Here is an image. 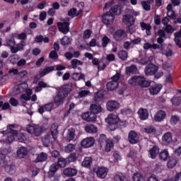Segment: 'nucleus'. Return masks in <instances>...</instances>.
I'll return each mask as SVG.
<instances>
[{"label":"nucleus","instance_id":"30","mask_svg":"<svg viewBox=\"0 0 181 181\" xmlns=\"http://www.w3.org/2000/svg\"><path fill=\"white\" fill-rule=\"evenodd\" d=\"M85 131L88 134H96L98 129L95 125L89 124L85 127Z\"/></svg>","mask_w":181,"mask_h":181},{"label":"nucleus","instance_id":"34","mask_svg":"<svg viewBox=\"0 0 181 181\" xmlns=\"http://www.w3.org/2000/svg\"><path fill=\"white\" fill-rule=\"evenodd\" d=\"M57 124H52L50 128L51 135L52 136V139L56 141L57 139Z\"/></svg>","mask_w":181,"mask_h":181},{"label":"nucleus","instance_id":"10","mask_svg":"<svg viewBox=\"0 0 181 181\" xmlns=\"http://www.w3.org/2000/svg\"><path fill=\"white\" fill-rule=\"evenodd\" d=\"M94 144H95V139L93 137H87L81 141V146L86 148H91L94 146Z\"/></svg>","mask_w":181,"mask_h":181},{"label":"nucleus","instance_id":"55","mask_svg":"<svg viewBox=\"0 0 181 181\" xmlns=\"http://www.w3.org/2000/svg\"><path fill=\"white\" fill-rule=\"evenodd\" d=\"M6 43L7 46H9V47H13V46L16 45V42L13 38L6 40Z\"/></svg>","mask_w":181,"mask_h":181},{"label":"nucleus","instance_id":"62","mask_svg":"<svg viewBox=\"0 0 181 181\" xmlns=\"http://www.w3.org/2000/svg\"><path fill=\"white\" fill-rule=\"evenodd\" d=\"M49 57L50 59H54L55 60L59 59V56H57V51L52 50L49 53Z\"/></svg>","mask_w":181,"mask_h":181},{"label":"nucleus","instance_id":"20","mask_svg":"<svg viewBox=\"0 0 181 181\" xmlns=\"http://www.w3.org/2000/svg\"><path fill=\"white\" fill-rule=\"evenodd\" d=\"M42 141L45 146H50V144L53 142V137H52L50 133H47V134L42 138Z\"/></svg>","mask_w":181,"mask_h":181},{"label":"nucleus","instance_id":"13","mask_svg":"<svg viewBox=\"0 0 181 181\" xmlns=\"http://www.w3.org/2000/svg\"><path fill=\"white\" fill-rule=\"evenodd\" d=\"M107 111H117L119 108V103L115 100H109L106 105Z\"/></svg>","mask_w":181,"mask_h":181},{"label":"nucleus","instance_id":"58","mask_svg":"<svg viewBox=\"0 0 181 181\" xmlns=\"http://www.w3.org/2000/svg\"><path fill=\"white\" fill-rule=\"evenodd\" d=\"M92 33L93 32H91V30H85L83 33V39H90V37L91 36Z\"/></svg>","mask_w":181,"mask_h":181},{"label":"nucleus","instance_id":"4","mask_svg":"<svg viewBox=\"0 0 181 181\" xmlns=\"http://www.w3.org/2000/svg\"><path fill=\"white\" fill-rule=\"evenodd\" d=\"M57 26L59 28V32L64 35H67L70 32V23L67 21L63 23L58 22Z\"/></svg>","mask_w":181,"mask_h":181},{"label":"nucleus","instance_id":"45","mask_svg":"<svg viewBox=\"0 0 181 181\" xmlns=\"http://www.w3.org/2000/svg\"><path fill=\"white\" fill-rule=\"evenodd\" d=\"M179 121H180V117H179V116L173 115V116H171L170 122L173 125H176V124H177V122H179Z\"/></svg>","mask_w":181,"mask_h":181},{"label":"nucleus","instance_id":"21","mask_svg":"<svg viewBox=\"0 0 181 181\" xmlns=\"http://www.w3.org/2000/svg\"><path fill=\"white\" fill-rule=\"evenodd\" d=\"M160 90H162V85L156 84L149 88V92L151 95H156L160 92Z\"/></svg>","mask_w":181,"mask_h":181},{"label":"nucleus","instance_id":"15","mask_svg":"<svg viewBox=\"0 0 181 181\" xmlns=\"http://www.w3.org/2000/svg\"><path fill=\"white\" fill-rule=\"evenodd\" d=\"M96 175L100 179H105L108 175V168L105 167H98L96 171Z\"/></svg>","mask_w":181,"mask_h":181},{"label":"nucleus","instance_id":"41","mask_svg":"<svg viewBox=\"0 0 181 181\" xmlns=\"http://www.w3.org/2000/svg\"><path fill=\"white\" fill-rule=\"evenodd\" d=\"M171 102L173 103V105H180L181 104V97L180 96H174L171 99Z\"/></svg>","mask_w":181,"mask_h":181},{"label":"nucleus","instance_id":"37","mask_svg":"<svg viewBox=\"0 0 181 181\" xmlns=\"http://www.w3.org/2000/svg\"><path fill=\"white\" fill-rule=\"evenodd\" d=\"M67 158H64L63 157L58 158L57 163L59 168H66V165H67Z\"/></svg>","mask_w":181,"mask_h":181},{"label":"nucleus","instance_id":"17","mask_svg":"<svg viewBox=\"0 0 181 181\" xmlns=\"http://www.w3.org/2000/svg\"><path fill=\"white\" fill-rule=\"evenodd\" d=\"M59 168L60 167L58 165L57 163H54L52 164L49 166V169L48 171L49 177H54V175H56V172H57V170H59Z\"/></svg>","mask_w":181,"mask_h":181},{"label":"nucleus","instance_id":"44","mask_svg":"<svg viewBox=\"0 0 181 181\" xmlns=\"http://www.w3.org/2000/svg\"><path fill=\"white\" fill-rule=\"evenodd\" d=\"M83 62L77 59H74L71 61L72 69H76L77 66H83Z\"/></svg>","mask_w":181,"mask_h":181},{"label":"nucleus","instance_id":"53","mask_svg":"<svg viewBox=\"0 0 181 181\" xmlns=\"http://www.w3.org/2000/svg\"><path fill=\"white\" fill-rule=\"evenodd\" d=\"M141 5L145 11H151V3L142 1Z\"/></svg>","mask_w":181,"mask_h":181},{"label":"nucleus","instance_id":"43","mask_svg":"<svg viewBox=\"0 0 181 181\" xmlns=\"http://www.w3.org/2000/svg\"><path fill=\"white\" fill-rule=\"evenodd\" d=\"M114 146V143L112 142V140H107L106 141V146H105V151L106 152H110L111 151V148Z\"/></svg>","mask_w":181,"mask_h":181},{"label":"nucleus","instance_id":"23","mask_svg":"<svg viewBox=\"0 0 181 181\" xmlns=\"http://www.w3.org/2000/svg\"><path fill=\"white\" fill-rule=\"evenodd\" d=\"M172 142V133L167 132L165 133L162 138V143L163 145L168 146Z\"/></svg>","mask_w":181,"mask_h":181},{"label":"nucleus","instance_id":"2","mask_svg":"<svg viewBox=\"0 0 181 181\" xmlns=\"http://www.w3.org/2000/svg\"><path fill=\"white\" fill-rule=\"evenodd\" d=\"M139 13L135 12L134 10L127 9L126 14L123 16L122 22L127 26H132L135 23V18L134 16H138Z\"/></svg>","mask_w":181,"mask_h":181},{"label":"nucleus","instance_id":"63","mask_svg":"<svg viewBox=\"0 0 181 181\" xmlns=\"http://www.w3.org/2000/svg\"><path fill=\"white\" fill-rule=\"evenodd\" d=\"M167 15L168 18H171V19H176V13L173 11H168Z\"/></svg>","mask_w":181,"mask_h":181},{"label":"nucleus","instance_id":"14","mask_svg":"<svg viewBox=\"0 0 181 181\" xmlns=\"http://www.w3.org/2000/svg\"><path fill=\"white\" fill-rule=\"evenodd\" d=\"M106 122L109 125H117L119 122V118L117 115L110 114L106 118Z\"/></svg>","mask_w":181,"mask_h":181},{"label":"nucleus","instance_id":"16","mask_svg":"<svg viewBox=\"0 0 181 181\" xmlns=\"http://www.w3.org/2000/svg\"><path fill=\"white\" fill-rule=\"evenodd\" d=\"M63 173L68 177H73V176H76L77 175V169L66 168L63 170Z\"/></svg>","mask_w":181,"mask_h":181},{"label":"nucleus","instance_id":"40","mask_svg":"<svg viewBox=\"0 0 181 181\" xmlns=\"http://www.w3.org/2000/svg\"><path fill=\"white\" fill-rule=\"evenodd\" d=\"M8 165V162L6 161V156L4 153H0V167L4 168Z\"/></svg>","mask_w":181,"mask_h":181},{"label":"nucleus","instance_id":"54","mask_svg":"<svg viewBox=\"0 0 181 181\" xmlns=\"http://www.w3.org/2000/svg\"><path fill=\"white\" fill-rule=\"evenodd\" d=\"M142 180V175L139 173H134L133 175V181H141Z\"/></svg>","mask_w":181,"mask_h":181},{"label":"nucleus","instance_id":"29","mask_svg":"<svg viewBox=\"0 0 181 181\" xmlns=\"http://www.w3.org/2000/svg\"><path fill=\"white\" fill-rule=\"evenodd\" d=\"M151 86V82L147 81L144 77L141 76L139 87L141 88H148Z\"/></svg>","mask_w":181,"mask_h":181},{"label":"nucleus","instance_id":"48","mask_svg":"<svg viewBox=\"0 0 181 181\" xmlns=\"http://www.w3.org/2000/svg\"><path fill=\"white\" fill-rule=\"evenodd\" d=\"M76 149V145L73 144H69L65 147V152L69 153V152H73Z\"/></svg>","mask_w":181,"mask_h":181},{"label":"nucleus","instance_id":"38","mask_svg":"<svg viewBox=\"0 0 181 181\" xmlns=\"http://www.w3.org/2000/svg\"><path fill=\"white\" fill-rule=\"evenodd\" d=\"M176 165H177V158L176 157H173L168 162V167L170 168V169L175 168Z\"/></svg>","mask_w":181,"mask_h":181},{"label":"nucleus","instance_id":"7","mask_svg":"<svg viewBox=\"0 0 181 181\" xmlns=\"http://www.w3.org/2000/svg\"><path fill=\"white\" fill-rule=\"evenodd\" d=\"M26 131L28 134H34L35 136H39L42 134V129L39 126L28 125L26 127Z\"/></svg>","mask_w":181,"mask_h":181},{"label":"nucleus","instance_id":"19","mask_svg":"<svg viewBox=\"0 0 181 181\" xmlns=\"http://www.w3.org/2000/svg\"><path fill=\"white\" fill-rule=\"evenodd\" d=\"M28 153H29V151H28V148L24 146L20 147L17 151V156L20 159H23L25 156H28Z\"/></svg>","mask_w":181,"mask_h":181},{"label":"nucleus","instance_id":"27","mask_svg":"<svg viewBox=\"0 0 181 181\" xmlns=\"http://www.w3.org/2000/svg\"><path fill=\"white\" fill-rule=\"evenodd\" d=\"M5 166L6 171L7 173H9V175H15V173H16V165L14 163Z\"/></svg>","mask_w":181,"mask_h":181},{"label":"nucleus","instance_id":"8","mask_svg":"<svg viewBox=\"0 0 181 181\" xmlns=\"http://www.w3.org/2000/svg\"><path fill=\"white\" fill-rule=\"evenodd\" d=\"M128 141L129 144L135 145V144H138V142H139V136H138V134L136 133L135 131L132 130L129 132Z\"/></svg>","mask_w":181,"mask_h":181},{"label":"nucleus","instance_id":"22","mask_svg":"<svg viewBox=\"0 0 181 181\" xmlns=\"http://www.w3.org/2000/svg\"><path fill=\"white\" fill-rule=\"evenodd\" d=\"M90 111L96 115V114H100L103 111V107L101 105L91 104L90 106Z\"/></svg>","mask_w":181,"mask_h":181},{"label":"nucleus","instance_id":"31","mask_svg":"<svg viewBox=\"0 0 181 181\" xmlns=\"http://www.w3.org/2000/svg\"><path fill=\"white\" fill-rule=\"evenodd\" d=\"M118 85V82L111 81L107 83L106 86L108 91H114V90H116V88H117Z\"/></svg>","mask_w":181,"mask_h":181},{"label":"nucleus","instance_id":"18","mask_svg":"<svg viewBox=\"0 0 181 181\" xmlns=\"http://www.w3.org/2000/svg\"><path fill=\"white\" fill-rule=\"evenodd\" d=\"M138 115L141 121H145L149 117V112H148V110L141 107L139 110Z\"/></svg>","mask_w":181,"mask_h":181},{"label":"nucleus","instance_id":"12","mask_svg":"<svg viewBox=\"0 0 181 181\" xmlns=\"http://www.w3.org/2000/svg\"><path fill=\"white\" fill-rule=\"evenodd\" d=\"M102 19L105 25H111L112 22H114V19H115V17L114 16V14H112L109 11L102 16Z\"/></svg>","mask_w":181,"mask_h":181},{"label":"nucleus","instance_id":"42","mask_svg":"<svg viewBox=\"0 0 181 181\" xmlns=\"http://www.w3.org/2000/svg\"><path fill=\"white\" fill-rule=\"evenodd\" d=\"M159 158L162 160H168V158H169V152H168L166 150H164L160 153Z\"/></svg>","mask_w":181,"mask_h":181},{"label":"nucleus","instance_id":"50","mask_svg":"<svg viewBox=\"0 0 181 181\" xmlns=\"http://www.w3.org/2000/svg\"><path fill=\"white\" fill-rule=\"evenodd\" d=\"M131 43L133 45H139L142 42V39L141 37L134 38V35H132L130 37Z\"/></svg>","mask_w":181,"mask_h":181},{"label":"nucleus","instance_id":"6","mask_svg":"<svg viewBox=\"0 0 181 181\" xmlns=\"http://www.w3.org/2000/svg\"><path fill=\"white\" fill-rule=\"evenodd\" d=\"M82 119L87 121L88 122H95L97 121V115L90 112H86L81 115Z\"/></svg>","mask_w":181,"mask_h":181},{"label":"nucleus","instance_id":"5","mask_svg":"<svg viewBox=\"0 0 181 181\" xmlns=\"http://www.w3.org/2000/svg\"><path fill=\"white\" fill-rule=\"evenodd\" d=\"M158 70H159V67L153 64H151L145 68L144 72L146 76H153L156 74Z\"/></svg>","mask_w":181,"mask_h":181},{"label":"nucleus","instance_id":"51","mask_svg":"<svg viewBox=\"0 0 181 181\" xmlns=\"http://www.w3.org/2000/svg\"><path fill=\"white\" fill-rule=\"evenodd\" d=\"M61 45H62V46L70 45V37L64 36L62 39H61Z\"/></svg>","mask_w":181,"mask_h":181},{"label":"nucleus","instance_id":"26","mask_svg":"<svg viewBox=\"0 0 181 181\" xmlns=\"http://www.w3.org/2000/svg\"><path fill=\"white\" fill-rule=\"evenodd\" d=\"M125 71L127 76H131V74H136V73H138V67H136V65L132 64L130 66H127Z\"/></svg>","mask_w":181,"mask_h":181},{"label":"nucleus","instance_id":"28","mask_svg":"<svg viewBox=\"0 0 181 181\" xmlns=\"http://www.w3.org/2000/svg\"><path fill=\"white\" fill-rule=\"evenodd\" d=\"M158 154L159 147L158 146H154L149 150V155L151 159H155Z\"/></svg>","mask_w":181,"mask_h":181},{"label":"nucleus","instance_id":"59","mask_svg":"<svg viewBox=\"0 0 181 181\" xmlns=\"http://www.w3.org/2000/svg\"><path fill=\"white\" fill-rule=\"evenodd\" d=\"M51 156L52 158H60V152H59L57 150H54L51 151Z\"/></svg>","mask_w":181,"mask_h":181},{"label":"nucleus","instance_id":"32","mask_svg":"<svg viewBox=\"0 0 181 181\" xmlns=\"http://www.w3.org/2000/svg\"><path fill=\"white\" fill-rule=\"evenodd\" d=\"M74 136H76V130L73 128L69 129L66 136V141L68 142H70V141H73V139H74Z\"/></svg>","mask_w":181,"mask_h":181},{"label":"nucleus","instance_id":"11","mask_svg":"<svg viewBox=\"0 0 181 181\" xmlns=\"http://www.w3.org/2000/svg\"><path fill=\"white\" fill-rule=\"evenodd\" d=\"M54 70V66H47L40 73V75H37L34 78V81L37 82L42 78V77H44V76H46V74H49L51 71H53Z\"/></svg>","mask_w":181,"mask_h":181},{"label":"nucleus","instance_id":"1","mask_svg":"<svg viewBox=\"0 0 181 181\" xmlns=\"http://www.w3.org/2000/svg\"><path fill=\"white\" fill-rule=\"evenodd\" d=\"M73 91V85L71 83H67L64 88H62L59 92L58 94L54 97V102L56 105H62L64 103V99L69 93Z\"/></svg>","mask_w":181,"mask_h":181},{"label":"nucleus","instance_id":"46","mask_svg":"<svg viewBox=\"0 0 181 181\" xmlns=\"http://www.w3.org/2000/svg\"><path fill=\"white\" fill-rule=\"evenodd\" d=\"M164 30L168 33V35H172V33L175 32V28L170 25H165Z\"/></svg>","mask_w":181,"mask_h":181},{"label":"nucleus","instance_id":"9","mask_svg":"<svg viewBox=\"0 0 181 181\" xmlns=\"http://www.w3.org/2000/svg\"><path fill=\"white\" fill-rule=\"evenodd\" d=\"M113 37L116 42H122L127 37V33L124 30H117L114 33Z\"/></svg>","mask_w":181,"mask_h":181},{"label":"nucleus","instance_id":"64","mask_svg":"<svg viewBox=\"0 0 181 181\" xmlns=\"http://www.w3.org/2000/svg\"><path fill=\"white\" fill-rule=\"evenodd\" d=\"M154 23L155 25H160V16L156 15L154 16Z\"/></svg>","mask_w":181,"mask_h":181},{"label":"nucleus","instance_id":"56","mask_svg":"<svg viewBox=\"0 0 181 181\" xmlns=\"http://www.w3.org/2000/svg\"><path fill=\"white\" fill-rule=\"evenodd\" d=\"M30 95L29 93H23L21 95V100H24V101H29L30 100Z\"/></svg>","mask_w":181,"mask_h":181},{"label":"nucleus","instance_id":"36","mask_svg":"<svg viewBox=\"0 0 181 181\" xmlns=\"http://www.w3.org/2000/svg\"><path fill=\"white\" fill-rule=\"evenodd\" d=\"M93 163V158L91 157H86L82 162V166L83 168H90Z\"/></svg>","mask_w":181,"mask_h":181},{"label":"nucleus","instance_id":"24","mask_svg":"<svg viewBox=\"0 0 181 181\" xmlns=\"http://www.w3.org/2000/svg\"><path fill=\"white\" fill-rule=\"evenodd\" d=\"M49 158V155L45 152H41L37 155V158L35 160V163H39L40 162H46Z\"/></svg>","mask_w":181,"mask_h":181},{"label":"nucleus","instance_id":"3","mask_svg":"<svg viewBox=\"0 0 181 181\" xmlns=\"http://www.w3.org/2000/svg\"><path fill=\"white\" fill-rule=\"evenodd\" d=\"M8 134H13L15 136H18V127L15 124H9L7 126V129L6 131H1L0 135H8Z\"/></svg>","mask_w":181,"mask_h":181},{"label":"nucleus","instance_id":"60","mask_svg":"<svg viewBox=\"0 0 181 181\" xmlns=\"http://www.w3.org/2000/svg\"><path fill=\"white\" fill-rule=\"evenodd\" d=\"M9 103L13 107H17L18 104H19V102L15 98H10Z\"/></svg>","mask_w":181,"mask_h":181},{"label":"nucleus","instance_id":"52","mask_svg":"<svg viewBox=\"0 0 181 181\" xmlns=\"http://www.w3.org/2000/svg\"><path fill=\"white\" fill-rule=\"evenodd\" d=\"M78 158L77 154L76 153H73L67 158V159L69 162H76Z\"/></svg>","mask_w":181,"mask_h":181},{"label":"nucleus","instance_id":"61","mask_svg":"<svg viewBox=\"0 0 181 181\" xmlns=\"http://www.w3.org/2000/svg\"><path fill=\"white\" fill-rule=\"evenodd\" d=\"M7 141L9 144H11V142L16 141V136L13 135V134H10V135L7 136Z\"/></svg>","mask_w":181,"mask_h":181},{"label":"nucleus","instance_id":"47","mask_svg":"<svg viewBox=\"0 0 181 181\" xmlns=\"http://www.w3.org/2000/svg\"><path fill=\"white\" fill-rule=\"evenodd\" d=\"M127 177L123 173H119L115 176V180L116 181H125Z\"/></svg>","mask_w":181,"mask_h":181},{"label":"nucleus","instance_id":"39","mask_svg":"<svg viewBox=\"0 0 181 181\" xmlns=\"http://www.w3.org/2000/svg\"><path fill=\"white\" fill-rule=\"evenodd\" d=\"M117 55L121 60L125 61L127 60V59H128V52L125 50H120L118 52Z\"/></svg>","mask_w":181,"mask_h":181},{"label":"nucleus","instance_id":"35","mask_svg":"<svg viewBox=\"0 0 181 181\" xmlns=\"http://www.w3.org/2000/svg\"><path fill=\"white\" fill-rule=\"evenodd\" d=\"M112 15H121V6H114L112 7L109 11Z\"/></svg>","mask_w":181,"mask_h":181},{"label":"nucleus","instance_id":"25","mask_svg":"<svg viewBox=\"0 0 181 181\" xmlns=\"http://www.w3.org/2000/svg\"><path fill=\"white\" fill-rule=\"evenodd\" d=\"M165 117H166L165 111L159 110L154 116V121L160 122V121H163V119H165Z\"/></svg>","mask_w":181,"mask_h":181},{"label":"nucleus","instance_id":"33","mask_svg":"<svg viewBox=\"0 0 181 181\" xmlns=\"http://www.w3.org/2000/svg\"><path fill=\"white\" fill-rule=\"evenodd\" d=\"M141 76H134L129 80V84H131V86H139Z\"/></svg>","mask_w":181,"mask_h":181},{"label":"nucleus","instance_id":"57","mask_svg":"<svg viewBox=\"0 0 181 181\" xmlns=\"http://www.w3.org/2000/svg\"><path fill=\"white\" fill-rule=\"evenodd\" d=\"M145 132L147 134H152V132H156V129L153 127H148L144 129Z\"/></svg>","mask_w":181,"mask_h":181},{"label":"nucleus","instance_id":"49","mask_svg":"<svg viewBox=\"0 0 181 181\" xmlns=\"http://www.w3.org/2000/svg\"><path fill=\"white\" fill-rule=\"evenodd\" d=\"M102 46L103 47H107V46L108 45V43H110V42H111V40L107 37V36H104L103 38H102Z\"/></svg>","mask_w":181,"mask_h":181}]
</instances>
